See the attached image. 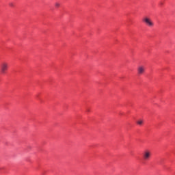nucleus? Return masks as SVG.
Here are the masks:
<instances>
[{
  "instance_id": "obj_1",
  "label": "nucleus",
  "mask_w": 175,
  "mask_h": 175,
  "mask_svg": "<svg viewBox=\"0 0 175 175\" xmlns=\"http://www.w3.org/2000/svg\"><path fill=\"white\" fill-rule=\"evenodd\" d=\"M8 69H9V64H8L7 62L1 63L0 66V70L1 75H5L6 72H8Z\"/></svg>"
},
{
  "instance_id": "obj_5",
  "label": "nucleus",
  "mask_w": 175,
  "mask_h": 175,
  "mask_svg": "<svg viewBox=\"0 0 175 175\" xmlns=\"http://www.w3.org/2000/svg\"><path fill=\"white\" fill-rule=\"evenodd\" d=\"M137 124H138V125H143V120H139L137 122Z\"/></svg>"
},
{
  "instance_id": "obj_6",
  "label": "nucleus",
  "mask_w": 175,
  "mask_h": 175,
  "mask_svg": "<svg viewBox=\"0 0 175 175\" xmlns=\"http://www.w3.org/2000/svg\"><path fill=\"white\" fill-rule=\"evenodd\" d=\"M55 8H59V6H61V4L58 2H57L55 3Z\"/></svg>"
},
{
  "instance_id": "obj_4",
  "label": "nucleus",
  "mask_w": 175,
  "mask_h": 175,
  "mask_svg": "<svg viewBox=\"0 0 175 175\" xmlns=\"http://www.w3.org/2000/svg\"><path fill=\"white\" fill-rule=\"evenodd\" d=\"M144 72H146V67L144 66H139L137 68V74L139 76H142V75H144Z\"/></svg>"
},
{
  "instance_id": "obj_2",
  "label": "nucleus",
  "mask_w": 175,
  "mask_h": 175,
  "mask_svg": "<svg viewBox=\"0 0 175 175\" xmlns=\"http://www.w3.org/2000/svg\"><path fill=\"white\" fill-rule=\"evenodd\" d=\"M142 157L144 161H149L150 158H151V151L148 150H145L142 154Z\"/></svg>"
},
{
  "instance_id": "obj_7",
  "label": "nucleus",
  "mask_w": 175,
  "mask_h": 175,
  "mask_svg": "<svg viewBox=\"0 0 175 175\" xmlns=\"http://www.w3.org/2000/svg\"><path fill=\"white\" fill-rule=\"evenodd\" d=\"M10 6H13V3H10Z\"/></svg>"
},
{
  "instance_id": "obj_3",
  "label": "nucleus",
  "mask_w": 175,
  "mask_h": 175,
  "mask_svg": "<svg viewBox=\"0 0 175 175\" xmlns=\"http://www.w3.org/2000/svg\"><path fill=\"white\" fill-rule=\"evenodd\" d=\"M144 23L148 25V27H154V22L148 17H145L143 19Z\"/></svg>"
}]
</instances>
